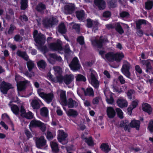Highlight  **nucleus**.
Here are the masks:
<instances>
[{"mask_svg": "<svg viewBox=\"0 0 153 153\" xmlns=\"http://www.w3.org/2000/svg\"><path fill=\"white\" fill-rule=\"evenodd\" d=\"M41 101L39 100H34L31 102V106L34 109H38L40 107V103Z\"/></svg>", "mask_w": 153, "mask_h": 153, "instance_id": "19", "label": "nucleus"}, {"mask_svg": "<svg viewBox=\"0 0 153 153\" xmlns=\"http://www.w3.org/2000/svg\"><path fill=\"white\" fill-rule=\"evenodd\" d=\"M16 54L18 56L22 57L26 61L28 59V57L25 52L18 50L16 52Z\"/></svg>", "mask_w": 153, "mask_h": 153, "instance_id": "31", "label": "nucleus"}, {"mask_svg": "<svg viewBox=\"0 0 153 153\" xmlns=\"http://www.w3.org/2000/svg\"><path fill=\"white\" fill-rule=\"evenodd\" d=\"M57 20L54 18H52L49 19H46L43 21L44 25L46 27H51L53 25L57 23Z\"/></svg>", "mask_w": 153, "mask_h": 153, "instance_id": "10", "label": "nucleus"}, {"mask_svg": "<svg viewBox=\"0 0 153 153\" xmlns=\"http://www.w3.org/2000/svg\"><path fill=\"white\" fill-rule=\"evenodd\" d=\"M12 88L11 85L4 82H3L0 85L1 91L4 94H7L8 91Z\"/></svg>", "mask_w": 153, "mask_h": 153, "instance_id": "8", "label": "nucleus"}, {"mask_svg": "<svg viewBox=\"0 0 153 153\" xmlns=\"http://www.w3.org/2000/svg\"><path fill=\"white\" fill-rule=\"evenodd\" d=\"M27 0H21V8L22 10L25 9L27 7Z\"/></svg>", "mask_w": 153, "mask_h": 153, "instance_id": "49", "label": "nucleus"}, {"mask_svg": "<svg viewBox=\"0 0 153 153\" xmlns=\"http://www.w3.org/2000/svg\"><path fill=\"white\" fill-rule=\"evenodd\" d=\"M82 89L84 91L85 94V95H88L92 97L94 96V91L92 88H87L86 91H85L84 88H82Z\"/></svg>", "mask_w": 153, "mask_h": 153, "instance_id": "29", "label": "nucleus"}, {"mask_svg": "<svg viewBox=\"0 0 153 153\" xmlns=\"http://www.w3.org/2000/svg\"><path fill=\"white\" fill-rule=\"evenodd\" d=\"M53 69L54 71L56 77L57 78L60 77L62 71L61 68L59 66H56L53 67Z\"/></svg>", "mask_w": 153, "mask_h": 153, "instance_id": "26", "label": "nucleus"}, {"mask_svg": "<svg viewBox=\"0 0 153 153\" xmlns=\"http://www.w3.org/2000/svg\"><path fill=\"white\" fill-rule=\"evenodd\" d=\"M143 23V20H139L136 22L137 28L139 29L140 28V26Z\"/></svg>", "mask_w": 153, "mask_h": 153, "instance_id": "55", "label": "nucleus"}, {"mask_svg": "<svg viewBox=\"0 0 153 153\" xmlns=\"http://www.w3.org/2000/svg\"><path fill=\"white\" fill-rule=\"evenodd\" d=\"M75 10V6L74 4H70L65 7V13L66 14H71Z\"/></svg>", "mask_w": 153, "mask_h": 153, "instance_id": "14", "label": "nucleus"}, {"mask_svg": "<svg viewBox=\"0 0 153 153\" xmlns=\"http://www.w3.org/2000/svg\"><path fill=\"white\" fill-rule=\"evenodd\" d=\"M104 94L106 96V100L107 102L109 104H113L114 102V100L112 94H110L109 96V98H108L106 96L105 92Z\"/></svg>", "mask_w": 153, "mask_h": 153, "instance_id": "39", "label": "nucleus"}, {"mask_svg": "<svg viewBox=\"0 0 153 153\" xmlns=\"http://www.w3.org/2000/svg\"><path fill=\"white\" fill-rule=\"evenodd\" d=\"M36 143L37 147L41 148L42 147L46 145V140L44 137L42 136L37 140Z\"/></svg>", "mask_w": 153, "mask_h": 153, "instance_id": "13", "label": "nucleus"}, {"mask_svg": "<svg viewBox=\"0 0 153 153\" xmlns=\"http://www.w3.org/2000/svg\"><path fill=\"white\" fill-rule=\"evenodd\" d=\"M51 146L53 152L56 153L59 151V149L57 143L53 141L51 142Z\"/></svg>", "mask_w": 153, "mask_h": 153, "instance_id": "33", "label": "nucleus"}, {"mask_svg": "<svg viewBox=\"0 0 153 153\" xmlns=\"http://www.w3.org/2000/svg\"><path fill=\"white\" fill-rule=\"evenodd\" d=\"M76 16L79 20H82L84 18V13L83 10L78 11L76 12Z\"/></svg>", "mask_w": 153, "mask_h": 153, "instance_id": "35", "label": "nucleus"}, {"mask_svg": "<svg viewBox=\"0 0 153 153\" xmlns=\"http://www.w3.org/2000/svg\"><path fill=\"white\" fill-rule=\"evenodd\" d=\"M130 68V65L129 63L126 61H124L121 71L128 78H130V74L129 71Z\"/></svg>", "mask_w": 153, "mask_h": 153, "instance_id": "6", "label": "nucleus"}, {"mask_svg": "<svg viewBox=\"0 0 153 153\" xmlns=\"http://www.w3.org/2000/svg\"><path fill=\"white\" fill-rule=\"evenodd\" d=\"M94 3L100 10L103 9L105 8V2L104 0H95Z\"/></svg>", "mask_w": 153, "mask_h": 153, "instance_id": "17", "label": "nucleus"}, {"mask_svg": "<svg viewBox=\"0 0 153 153\" xmlns=\"http://www.w3.org/2000/svg\"><path fill=\"white\" fill-rule=\"evenodd\" d=\"M41 123L42 122L39 120H33L31 121L30 125L33 127H39Z\"/></svg>", "mask_w": 153, "mask_h": 153, "instance_id": "38", "label": "nucleus"}, {"mask_svg": "<svg viewBox=\"0 0 153 153\" xmlns=\"http://www.w3.org/2000/svg\"><path fill=\"white\" fill-rule=\"evenodd\" d=\"M74 76L72 74H67L62 79L64 83L66 85H69L74 80Z\"/></svg>", "mask_w": 153, "mask_h": 153, "instance_id": "12", "label": "nucleus"}, {"mask_svg": "<svg viewBox=\"0 0 153 153\" xmlns=\"http://www.w3.org/2000/svg\"><path fill=\"white\" fill-rule=\"evenodd\" d=\"M145 8L148 10H150L152 9L153 6V1H147L145 3Z\"/></svg>", "mask_w": 153, "mask_h": 153, "instance_id": "40", "label": "nucleus"}, {"mask_svg": "<svg viewBox=\"0 0 153 153\" xmlns=\"http://www.w3.org/2000/svg\"><path fill=\"white\" fill-rule=\"evenodd\" d=\"M120 16L122 17H128L129 16V13L126 12H122L120 13Z\"/></svg>", "mask_w": 153, "mask_h": 153, "instance_id": "58", "label": "nucleus"}, {"mask_svg": "<svg viewBox=\"0 0 153 153\" xmlns=\"http://www.w3.org/2000/svg\"><path fill=\"white\" fill-rule=\"evenodd\" d=\"M66 114L68 116L76 117L78 115L77 111L74 109H70L66 112Z\"/></svg>", "mask_w": 153, "mask_h": 153, "instance_id": "25", "label": "nucleus"}, {"mask_svg": "<svg viewBox=\"0 0 153 153\" xmlns=\"http://www.w3.org/2000/svg\"><path fill=\"white\" fill-rule=\"evenodd\" d=\"M68 105L69 108H73L76 107L78 105V103L72 99L70 98L68 100L65 104Z\"/></svg>", "mask_w": 153, "mask_h": 153, "instance_id": "18", "label": "nucleus"}, {"mask_svg": "<svg viewBox=\"0 0 153 153\" xmlns=\"http://www.w3.org/2000/svg\"><path fill=\"white\" fill-rule=\"evenodd\" d=\"M152 108L150 105L146 103H144V112L148 114L149 115L152 114Z\"/></svg>", "mask_w": 153, "mask_h": 153, "instance_id": "21", "label": "nucleus"}, {"mask_svg": "<svg viewBox=\"0 0 153 153\" xmlns=\"http://www.w3.org/2000/svg\"><path fill=\"white\" fill-rule=\"evenodd\" d=\"M117 103L118 106L121 108L127 107L128 105L126 100L122 98L118 99L117 101Z\"/></svg>", "mask_w": 153, "mask_h": 153, "instance_id": "20", "label": "nucleus"}, {"mask_svg": "<svg viewBox=\"0 0 153 153\" xmlns=\"http://www.w3.org/2000/svg\"><path fill=\"white\" fill-rule=\"evenodd\" d=\"M116 26V30L120 34H122L124 33V31L120 24L117 23L115 24Z\"/></svg>", "mask_w": 153, "mask_h": 153, "instance_id": "46", "label": "nucleus"}, {"mask_svg": "<svg viewBox=\"0 0 153 153\" xmlns=\"http://www.w3.org/2000/svg\"><path fill=\"white\" fill-rule=\"evenodd\" d=\"M116 110L118 117L121 119L123 118V113L122 110L120 108H117Z\"/></svg>", "mask_w": 153, "mask_h": 153, "instance_id": "50", "label": "nucleus"}, {"mask_svg": "<svg viewBox=\"0 0 153 153\" xmlns=\"http://www.w3.org/2000/svg\"><path fill=\"white\" fill-rule=\"evenodd\" d=\"M134 93V91L132 90H129L127 92V94L129 99H131L132 98V97H133Z\"/></svg>", "mask_w": 153, "mask_h": 153, "instance_id": "52", "label": "nucleus"}, {"mask_svg": "<svg viewBox=\"0 0 153 153\" xmlns=\"http://www.w3.org/2000/svg\"><path fill=\"white\" fill-rule=\"evenodd\" d=\"M114 60L117 62H119L124 57V55L122 53H114Z\"/></svg>", "mask_w": 153, "mask_h": 153, "instance_id": "30", "label": "nucleus"}, {"mask_svg": "<svg viewBox=\"0 0 153 153\" xmlns=\"http://www.w3.org/2000/svg\"><path fill=\"white\" fill-rule=\"evenodd\" d=\"M59 91H60L61 93L60 97L62 101L65 104L66 101L65 91L60 90L58 91L57 92H58Z\"/></svg>", "mask_w": 153, "mask_h": 153, "instance_id": "42", "label": "nucleus"}, {"mask_svg": "<svg viewBox=\"0 0 153 153\" xmlns=\"http://www.w3.org/2000/svg\"><path fill=\"white\" fill-rule=\"evenodd\" d=\"M58 139L59 141L63 144H66L68 142L67 134L62 130H58Z\"/></svg>", "mask_w": 153, "mask_h": 153, "instance_id": "5", "label": "nucleus"}, {"mask_svg": "<svg viewBox=\"0 0 153 153\" xmlns=\"http://www.w3.org/2000/svg\"><path fill=\"white\" fill-rule=\"evenodd\" d=\"M34 40L37 44L41 46L43 45L45 41V37L42 33H38V31L35 30L33 33Z\"/></svg>", "mask_w": 153, "mask_h": 153, "instance_id": "3", "label": "nucleus"}, {"mask_svg": "<svg viewBox=\"0 0 153 153\" xmlns=\"http://www.w3.org/2000/svg\"><path fill=\"white\" fill-rule=\"evenodd\" d=\"M76 79L77 81H85L86 80L85 78L81 74H78L76 76Z\"/></svg>", "mask_w": 153, "mask_h": 153, "instance_id": "48", "label": "nucleus"}, {"mask_svg": "<svg viewBox=\"0 0 153 153\" xmlns=\"http://www.w3.org/2000/svg\"><path fill=\"white\" fill-rule=\"evenodd\" d=\"M148 129L151 133H153V120H151L149 122L148 125Z\"/></svg>", "mask_w": 153, "mask_h": 153, "instance_id": "51", "label": "nucleus"}, {"mask_svg": "<svg viewBox=\"0 0 153 153\" xmlns=\"http://www.w3.org/2000/svg\"><path fill=\"white\" fill-rule=\"evenodd\" d=\"M37 65L40 69L45 68L47 65L46 63L43 60H41L38 62Z\"/></svg>", "mask_w": 153, "mask_h": 153, "instance_id": "41", "label": "nucleus"}, {"mask_svg": "<svg viewBox=\"0 0 153 153\" xmlns=\"http://www.w3.org/2000/svg\"><path fill=\"white\" fill-rule=\"evenodd\" d=\"M89 74L90 76V83L94 88H97L99 86V82L96 77V73L94 70H90L89 71Z\"/></svg>", "mask_w": 153, "mask_h": 153, "instance_id": "4", "label": "nucleus"}, {"mask_svg": "<svg viewBox=\"0 0 153 153\" xmlns=\"http://www.w3.org/2000/svg\"><path fill=\"white\" fill-rule=\"evenodd\" d=\"M39 127L43 132H44L45 131L46 126L42 122Z\"/></svg>", "mask_w": 153, "mask_h": 153, "instance_id": "56", "label": "nucleus"}, {"mask_svg": "<svg viewBox=\"0 0 153 153\" xmlns=\"http://www.w3.org/2000/svg\"><path fill=\"white\" fill-rule=\"evenodd\" d=\"M53 137V136L52 133L49 131H48L47 134V139L49 140H52Z\"/></svg>", "mask_w": 153, "mask_h": 153, "instance_id": "57", "label": "nucleus"}, {"mask_svg": "<svg viewBox=\"0 0 153 153\" xmlns=\"http://www.w3.org/2000/svg\"><path fill=\"white\" fill-rule=\"evenodd\" d=\"M106 113L107 116L110 118H112L115 116V111L112 107H107Z\"/></svg>", "mask_w": 153, "mask_h": 153, "instance_id": "15", "label": "nucleus"}, {"mask_svg": "<svg viewBox=\"0 0 153 153\" xmlns=\"http://www.w3.org/2000/svg\"><path fill=\"white\" fill-rule=\"evenodd\" d=\"M20 112L21 116L24 117L28 119H31L33 118V116L31 112L26 113L25 110L23 106H21V107Z\"/></svg>", "mask_w": 153, "mask_h": 153, "instance_id": "11", "label": "nucleus"}, {"mask_svg": "<svg viewBox=\"0 0 153 153\" xmlns=\"http://www.w3.org/2000/svg\"><path fill=\"white\" fill-rule=\"evenodd\" d=\"M50 48L53 50L61 51L62 50L61 44L59 42H57L56 43H51L50 45Z\"/></svg>", "mask_w": 153, "mask_h": 153, "instance_id": "16", "label": "nucleus"}, {"mask_svg": "<svg viewBox=\"0 0 153 153\" xmlns=\"http://www.w3.org/2000/svg\"><path fill=\"white\" fill-rule=\"evenodd\" d=\"M91 41L93 46L99 48H102L105 43L108 42L107 39L101 36L100 37L99 40L97 38L93 37L91 39Z\"/></svg>", "mask_w": 153, "mask_h": 153, "instance_id": "2", "label": "nucleus"}, {"mask_svg": "<svg viewBox=\"0 0 153 153\" xmlns=\"http://www.w3.org/2000/svg\"><path fill=\"white\" fill-rule=\"evenodd\" d=\"M77 41L81 45H82L84 43V39L82 36L79 37L77 38Z\"/></svg>", "mask_w": 153, "mask_h": 153, "instance_id": "54", "label": "nucleus"}, {"mask_svg": "<svg viewBox=\"0 0 153 153\" xmlns=\"http://www.w3.org/2000/svg\"><path fill=\"white\" fill-rule=\"evenodd\" d=\"M27 64L29 71H31L34 66V63L32 61L29 60L27 62Z\"/></svg>", "mask_w": 153, "mask_h": 153, "instance_id": "47", "label": "nucleus"}, {"mask_svg": "<svg viewBox=\"0 0 153 153\" xmlns=\"http://www.w3.org/2000/svg\"><path fill=\"white\" fill-rule=\"evenodd\" d=\"M15 29V27L13 25H11L8 31L9 34H11L13 33V30Z\"/></svg>", "mask_w": 153, "mask_h": 153, "instance_id": "59", "label": "nucleus"}, {"mask_svg": "<svg viewBox=\"0 0 153 153\" xmlns=\"http://www.w3.org/2000/svg\"><path fill=\"white\" fill-rule=\"evenodd\" d=\"M138 103V101L137 100H135L133 101L131 105L129 106V107L128 108V112L129 113L131 114V111L132 110L136 107Z\"/></svg>", "mask_w": 153, "mask_h": 153, "instance_id": "27", "label": "nucleus"}, {"mask_svg": "<svg viewBox=\"0 0 153 153\" xmlns=\"http://www.w3.org/2000/svg\"><path fill=\"white\" fill-rule=\"evenodd\" d=\"M25 133L27 137L28 138H30L32 137V136L30 132L27 130H25Z\"/></svg>", "mask_w": 153, "mask_h": 153, "instance_id": "63", "label": "nucleus"}, {"mask_svg": "<svg viewBox=\"0 0 153 153\" xmlns=\"http://www.w3.org/2000/svg\"><path fill=\"white\" fill-rule=\"evenodd\" d=\"M114 53L113 52H109L105 54L104 58L109 62H113L114 60Z\"/></svg>", "mask_w": 153, "mask_h": 153, "instance_id": "22", "label": "nucleus"}, {"mask_svg": "<svg viewBox=\"0 0 153 153\" xmlns=\"http://www.w3.org/2000/svg\"><path fill=\"white\" fill-rule=\"evenodd\" d=\"M20 19L22 21H26L28 20V18L25 15H23L20 16Z\"/></svg>", "mask_w": 153, "mask_h": 153, "instance_id": "62", "label": "nucleus"}, {"mask_svg": "<svg viewBox=\"0 0 153 153\" xmlns=\"http://www.w3.org/2000/svg\"><path fill=\"white\" fill-rule=\"evenodd\" d=\"M103 16L105 17H109L111 16V13L108 11H105L103 13Z\"/></svg>", "mask_w": 153, "mask_h": 153, "instance_id": "61", "label": "nucleus"}, {"mask_svg": "<svg viewBox=\"0 0 153 153\" xmlns=\"http://www.w3.org/2000/svg\"><path fill=\"white\" fill-rule=\"evenodd\" d=\"M46 8L45 5L42 3L40 2L37 5L36 9L38 11L42 12L45 10Z\"/></svg>", "mask_w": 153, "mask_h": 153, "instance_id": "32", "label": "nucleus"}, {"mask_svg": "<svg viewBox=\"0 0 153 153\" xmlns=\"http://www.w3.org/2000/svg\"><path fill=\"white\" fill-rule=\"evenodd\" d=\"M14 40L17 42H20L22 41V37L19 35H15L14 37Z\"/></svg>", "mask_w": 153, "mask_h": 153, "instance_id": "53", "label": "nucleus"}, {"mask_svg": "<svg viewBox=\"0 0 153 153\" xmlns=\"http://www.w3.org/2000/svg\"><path fill=\"white\" fill-rule=\"evenodd\" d=\"M87 26L88 27L90 28L92 27V25H98V23L97 21H92L91 19H87Z\"/></svg>", "mask_w": 153, "mask_h": 153, "instance_id": "36", "label": "nucleus"}, {"mask_svg": "<svg viewBox=\"0 0 153 153\" xmlns=\"http://www.w3.org/2000/svg\"><path fill=\"white\" fill-rule=\"evenodd\" d=\"M102 150L106 153L108 152L111 150L108 144L106 143H102L101 146Z\"/></svg>", "mask_w": 153, "mask_h": 153, "instance_id": "34", "label": "nucleus"}, {"mask_svg": "<svg viewBox=\"0 0 153 153\" xmlns=\"http://www.w3.org/2000/svg\"><path fill=\"white\" fill-rule=\"evenodd\" d=\"M82 139L85 140V141L89 146H92L93 144V141L91 137L84 138L83 136H82Z\"/></svg>", "mask_w": 153, "mask_h": 153, "instance_id": "45", "label": "nucleus"}, {"mask_svg": "<svg viewBox=\"0 0 153 153\" xmlns=\"http://www.w3.org/2000/svg\"><path fill=\"white\" fill-rule=\"evenodd\" d=\"M118 79L122 84H124L126 82L125 79L123 78V77L121 75L119 76Z\"/></svg>", "mask_w": 153, "mask_h": 153, "instance_id": "60", "label": "nucleus"}, {"mask_svg": "<svg viewBox=\"0 0 153 153\" xmlns=\"http://www.w3.org/2000/svg\"><path fill=\"white\" fill-rule=\"evenodd\" d=\"M20 76L16 75L15 76V79L17 82V85L18 90L21 91L25 88L26 84H28L29 82L27 80H25L23 81L18 82L19 79L20 78Z\"/></svg>", "mask_w": 153, "mask_h": 153, "instance_id": "7", "label": "nucleus"}, {"mask_svg": "<svg viewBox=\"0 0 153 153\" xmlns=\"http://www.w3.org/2000/svg\"><path fill=\"white\" fill-rule=\"evenodd\" d=\"M140 124V122L138 120H133L130 123L131 127L135 128L137 130H139Z\"/></svg>", "mask_w": 153, "mask_h": 153, "instance_id": "28", "label": "nucleus"}, {"mask_svg": "<svg viewBox=\"0 0 153 153\" xmlns=\"http://www.w3.org/2000/svg\"><path fill=\"white\" fill-rule=\"evenodd\" d=\"M144 65L146 66V72H149L151 71L152 67L150 62L148 61L144 60Z\"/></svg>", "mask_w": 153, "mask_h": 153, "instance_id": "43", "label": "nucleus"}, {"mask_svg": "<svg viewBox=\"0 0 153 153\" xmlns=\"http://www.w3.org/2000/svg\"><path fill=\"white\" fill-rule=\"evenodd\" d=\"M41 115L45 117H47L48 115V110L46 107H43L41 110Z\"/></svg>", "mask_w": 153, "mask_h": 153, "instance_id": "44", "label": "nucleus"}, {"mask_svg": "<svg viewBox=\"0 0 153 153\" xmlns=\"http://www.w3.org/2000/svg\"><path fill=\"white\" fill-rule=\"evenodd\" d=\"M69 66L71 70L73 71H77L79 69L80 66L79 63L78 59L76 57L74 58L69 65Z\"/></svg>", "mask_w": 153, "mask_h": 153, "instance_id": "9", "label": "nucleus"}, {"mask_svg": "<svg viewBox=\"0 0 153 153\" xmlns=\"http://www.w3.org/2000/svg\"><path fill=\"white\" fill-rule=\"evenodd\" d=\"M136 71L138 73L140 74L142 72V70L140 67L138 65H136L135 67Z\"/></svg>", "mask_w": 153, "mask_h": 153, "instance_id": "64", "label": "nucleus"}, {"mask_svg": "<svg viewBox=\"0 0 153 153\" xmlns=\"http://www.w3.org/2000/svg\"><path fill=\"white\" fill-rule=\"evenodd\" d=\"M50 58L48 59V60L49 61L50 63L51 64H53V62H52L51 60L52 59H53L56 60H57L59 61H61L62 60V58L60 56H58L55 54H49Z\"/></svg>", "mask_w": 153, "mask_h": 153, "instance_id": "23", "label": "nucleus"}, {"mask_svg": "<svg viewBox=\"0 0 153 153\" xmlns=\"http://www.w3.org/2000/svg\"><path fill=\"white\" fill-rule=\"evenodd\" d=\"M58 31L61 33H64L66 32L67 29L64 23H62L59 25Z\"/></svg>", "mask_w": 153, "mask_h": 153, "instance_id": "37", "label": "nucleus"}, {"mask_svg": "<svg viewBox=\"0 0 153 153\" xmlns=\"http://www.w3.org/2000/svg\"><path fill=\"white\" fill-rule=\"evenodd\" d=\"M37 92L39 96L48 103L51 102L54 98V94L53 92L46 94L42 92L41 89H38Z\"/></svg>", "mask_w": 153, "mask_h": 153, "instance_id": "1", "label": "nucleus"}, {"mask_svg": "<svg viewBox=\"0 0 153 153\" xmlns=\"http://www.w3.org/2000/svg\"><path fill=\"white\" fill-rule=\"evenodd\" d=\"M8 105L10 107L13 113L16 115H18L19 112V108L18 106L15 105H11V102Z\"/></svg>", "mask_w": 153, "mask_h": 153, "instance_id": "24", "label": "nucleus"}]
</instances>
